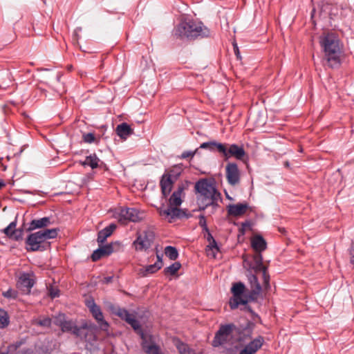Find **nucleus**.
I'll list each match as a JSON object with an SVG mask.
<instances>
[{
  "mask_svg": "<svg viewBox=\"0 0 354 354\" xmlns=\"http://www.w3.org/2000/svg\"><path fill=\"white\" fill-rule=\"evenodd\" d=\"M195 189L198 194L197 204L199 210L203 211L211 207L213 212L218 207V201H221V194L216 189L214 184L207 179H201L196 183Z\"/></svg>",
  "mask_w": 354,
  "mask_h": 354,
  "instance_id": "f257e3e1",
  "label": "nucleus"
},
{
  "mask_svg": "<svg viewBox=\"0 0 354 354\" xmlns=\"http://www.w3.org/2000/svg\"><path fill=\"white\" fill-rule=\"evenodd\" d=\"M49 295L52 299L56 298L59 295V290L57 288H50L49 289Z\"/></svg>",
  "mask_w": 354,
  "mask_h": 354,
  "instance_id": "49530a36",
  "label": "nucleus"
},
{
  "mask_svg": "<svg viewBox=\"0 0 354 354\" xmlns=\"http://www.w3.org/2000/svg\"><path fill=\"white\" fill-rule=\"evenodd\" d=\"M153 238V233L150 230H146L142 233L138 234L137 238L133 241V245L136 250H146L151 247Z\"/></svg>",
  "mask_w": 354,
  "mask_h": 354,
  "instance_id": "9d476101",
  "label": "nucleus"
},
{
  "mask_svg": "<svg viewBox=\"0 0 354 354\" xmlns=\"http://www.w3.org/2000/svg\"><path fill=\"white\" fill-rule=\"evenodd\" d=\"M82 335L80 337L81 339H84L87 343L90 344H93V342L96 340V337L95 334L92 330H86V326H82Z\"/></svg>",
  "mask_w": 354,
  "mask_h": 354,
  "instance_id": "c85d7f7f",
  "label": "nucleus"
},
{
  "mask_svg": "<svg viewBox=\"0 0 354 354\" xmlns=\"http://www.w3.org/2000/svg\"><path fill=\"white\" fill-rule=\"evenodd\" d=\"M16 226L17 221H12L6 228L3 229V232L8 238H10L12 235V232L16 229Z\"/></svg>",
  "mask_w": 354,
  "mask_h": 354,
  "instance_id": "e433bc0d",
  "label": "nucleus"
},
{
  "mask_svg": "<svg viewBox=\"0 0 354 354\" xmlns=\"http://www.w3.org/2000/svg\"><path fill=\"white\" fill-rule=\"evenodd\" d=\"M245 290V286L242 282H237L233 284L231 288L233 296L229 301V305L232 310L237 308L240 305L244 306L245 308L250 309L247 304L251 300L248 297V295L244 294Z\"/></svg>",
  "mask_w": 354,
  "mask_h": 354,
  "instance_id": "423d86ee",
  "label": "nucleus"
},
{
  "mask_svg": "<svg viewBox=\"0 0 354 354\" xmlns=\"http://www.w3.org/2000/svg\"><path fill=\"white\" fill-rule=\"evenodd\" d=\"M199 149H207L211 152L217 151L221 155L225 153V145L216 141L203 142L201 144Z\"/></svg>",
  "mask_w": 354,
  "mask_h": 354,
  "instance_id": "f3484780",
  "label": "nucleus"
},
{
  "mask_svg": "<svg viewBox=\"0 0 354 354\" xmlns=\"http://www.w3.org/2000/svg\"><path fill=\"white\" fill-rule=\"evenodd\" d=\"M264 338L262 336H258L246 344L240 351V354H254L262 346Z\"/></svg>",
  "mask_w": 354,
  "mask_h": 354,
  "instance_id": "dca6fc26",
  "label": "nucleus"
},
{
  "mask_svg": "<svg viewBox=\"0 0 354 354\" xmlns=\"http://www.w3.org/2000/svg\"><path fill=\"white\" fill-rule=\"evenodd\" d=\"M185 187L183 185H180L178 187L177 189L173 192L169 199V205L178 207L182 204L181 196L183 192Z\"/></svg>",
  "mask_w": 354,
  "mask_h": 354,
  "instance_id": "aec40b11",
  "label": "nucleus"
},
{
  "mask_svg": "<svg viewBox=\"0 0 354 354\" xmlns=\"http://www.w3.org/2000/svg\"><path fill=\"white\" fill-rule=\"evenodd\" d=\"M161 268L162 266L156 263L149 265L145 268V271L142 272L143 276H147L148 274H153L159 270Z\"/></svg>",
  "mask_w": 354,
  "mask_h": 354,
  "instance_id": "c9c22d12",
  "label": "nucleus"
},
{
  "mask_svg": "<svg viewBox=\"0 0 354 354\" xmlns=\"http://www.w3.org/2000/svg\"><path fill=\"white\" fill-rule=\"evenodd\" d=\"M50 224V218L49 217H43L39 219L32 220L29 225L28 231H32L36 229L47 227Z\"/></svg>",
  "mask_w": 354,
  "mask_h": 354,
  "instance_id": "4be33fe9",
  "label": "nucleus"
},
{
  "mask_svg": "<svg viewBox=\"0 0 354 354\" xmlns=\"http://www.w3.org/2000/svg\"><path fill=\"white\" fill-rule=\"evenodd\" d=\"M198 149H196L194 151H183L180 155V158L186 159L187 158H193L194 155L197 153Z\"/></svg>",
  "mask_w": 354,
  "mask_h": 354,
  "instance_id": "c03bdc74",
  "label": "nucleus"
},
{
  "mask_svg": "<svg viewBox=\"0 0 354 354\" xmlns=\"http://www.w3.org/2000/svg\"><path fill=\"white\" fill-rule=\"evenodd\" d=\"M38 324L41 326H50L51 324V319L48 317H46L39 320Z\"/></svg>",
  "mask_w": 354,
  "mask_h": 354,
  "instance_id": "de8ad7c7",
  "label": "nucleus"
},
{
  "mask_svg": "<svg viewBox=\"0 0 354 354\" xmlns=\"http://www.w3.org/2000/svg\"><path fill=\"white\" fill-rule=\"evenodd\" d=\"M224 144L225 145V153H222V156L225 160H227L231 157H234L238 160H243L245 156V152L242 147L236 144Z\"/></svg>",
  "mask_w": 354,
  "mask_h": 354,
  "instance_id": "ddd939ff",
  "label": "nucleus"
},
{
  "mask_svg": "<svg viewBox=\"0 0 354 354\" xmlns=\"http://www.w3.org/2000/svg\"><path fill=\"white\" fill-rule=\"evenodd\" d=\"M176 347L180 354H196L193 350L189 348L187 344L180 341H177Z\"/></svg>",
  "mask_w": 354,
  "mask_h": 354,
  "instance_id": "473e14b6",
  "label": "nucleus"
},
{
  "mask_svg": "<svg viewBox=\"0 0 354 354\" xmlns=\"http://www.w3.org/2000/svg\"><path fill=\"white\" fill-rule=\"evenodd\" d=\"M162 254H159L158 252H156L157 261L156 263L159 264L162 267Z\"/></svg>",
  "mask_w": 354,
  "mask_h": 354,
  "instance_id": "8fccbe9b",
  "label": "nucleus"
},
{
  "mask_svg": "<svg viewBox=\"0 0 354 354\" xmlns=\"http://www.w3.org/2000/svg\"><path fill=\"white\" fill-rule=\"evenodd\" d=\"M3 296L8 299H15L17 297V292L10 288L7 291L3 292Z\"/></svg>",
  "mask_w": 354,
  "mask_h": 354,
  "instance_id": "79ce46f5",
  "label": "nucleus"
},
{
  "mask_svg": "<svg viewBox=\"0 0 354 354\" xmlns=\"http://www.w3.org/2000/svg\"><path fill=\"white\" fill-rule=\"evenodd\" d=\"M254 324L252 322H248L244 328L245 334L247 336H250L253 330Z\"/></svg>",
  "mask_w": 354,
  "mask_h": 354,
  "instance_id": "a18cd8bd",
  "label": "nucleus"
},
{
  "mask_svg": "<svg viewBox=\"0 0 354 354\" xmlns=\"http://www.w3.org/2000/svg\"><path fill=\"white\" fill-rule=\"evenodd\" d=\"M100 247L101 248V249L103 250V251H104V254H105L106 256H109L113 252V243L107 244L105 245H102Z\"/></svg>",
  "mask_w": 354,
  "mask_h": 354,
  "instance_id": "a19ab883",
  "label": "nucleus"
},
{
  "mask_svg": "<svg viewBox=\"0 0 354 354\" xmlns=\"http://www.w3.org/2000/svg\"><path fill=\"white\" fill-rule=\"evenodd\" d=\"M115 228L116 225L111 223L109 226L100 230L97 234V242L100 244L103 243L106 239L112 234Z\"/></svg>",
  "mask_w": 354,
  "mask_h": 354,
  "instance_id": "412c9836",
  "label": "nucleus"
},
{
  "mask_svg": "<svg viewBox=\"0 0 354 354\" xmlns=\"http://www.w3.org/2000/svg\"><path fill=\"white\" fill-rule=\"evenodd\" d=\"M183 171V167L181 165H174L169 171V172L166 176H170L171 178L173 180H176L179 176L180 175Z\"/></svg>",
  "mask_w": 354,
  "mask_h": 354,
  "instance_id": "72a5a7b5",
  "label": "nucleus"
},
{
  "mask_svg": "<svg viewBox=\"0 0 354 354\" xmlns=\"http://www.w3.org/2000/svg\"><path fill=\"white\" fill-rule=\"evenodd\" d=\"M250 268L256 272H261L267 268L263 264V257L260 253L254 255L252 262L250 264Z\"/></svg>",
  "mask_w": 354,
  "mask_h": 354,
  "instance_id": "a878e982",
  "label": "nucleus"
},
{
  "mask_svg": "<svg viewBox=\"0 0 354 354\" xmlns=\"http://www.w3.org/2000/svg\"><path fill=\"white\" fill-rule=\"evenodd\" d=\"M17 346L16 345H10L8 347V352H12L14 350L17 349Z\"/></svg>",
  "mask_w": 354,
  "mask_h": 354,
  "instance_id": "864d4df0",
  "label": "nucleus"
},
{
  "mask_svg": "<svg viewBox=\"0 0 354 354\" xmlns=\"http://www.w3.org/2000/svg\"><path fill=\"white\" fill-rule=\"evenodd\" d=\"M23 234L24 230L22 229H15V230L12 232V235L10 239L17 241L21 240L23 238Z\"/></svg>",
  "mask_w": 354,
  "mask_h": 354,
  "instance_id": "58836bf2",
  "label": "nucleus"
},
{
  "mask_svg": "<svg viewBox=\"0 0 354 354\" xmlns=\"http://www.w3.org/2000/svg\"><path fill=\"white\" fill-rule=\"evenodd\" d=\"M95 137L93 133H84L83 135V140L86 143H92L95 141Z\"/></svg>",
  "mask_w": 354,
  "mask_h": 354,
  "instance_id": "37998d69",
  "label": "nucleus"
},
{
  "mask_svg": "<svg viewBox=\"0 0 354 354\" xmlns=\"http://www.w3.org/2000/svg\"><path fill=\"white\" fill-rule=\"evenodd\" d=\"M59 326L63 332H70L76 337H82V328L78 327L72 320H59Z\"/></svg>",
  "mask_w": 354,
  "mask_h": 354,
  "instance_id": "4468645a",
  "label": "nucleus"
},
{
  "mask_svg": "<svg viewBox=\"0 0 354 354\" xmlns=\"http://www.w3.org/2000/svg\"><path fill=\"white\" fill-rule=\"evenodd\" d=\"M86 305L91 313L93 317L95 319L97 324L102 330H107L109 327L108 322L104 319L102 312L99 306H97L95 301L91 299L87 300Z\"/></svg>",
  "mask_w": 354,
  "mask_h": 354,
  "instance_id": "9b49d317",
  "label": "nucleus"
},
{
  "mask_svg": "<svg viewBox=\"0 0 354 354\" xmlns=\"http://www.w3.org/2000/svg\"><path fill=\"white\" fill-rule=\"evenodd\" d=\"M158 351L157 354H162L160 346L158 345Z\"/></svg>",
  "mask_w": 354,
  "mask_h": 354,
  "instance_id": "6e6d98bb",
  "label": "nucleus"
},
{
  "mask_svg": "<svg viewBox=\"0 0 354 354\" xmlns=\"http://www.w3.org/2000/svg\"><path fill=\"white\" fill-rule=\"evenodd\" d=\"M173 179L170 176L163 175L160 182L162 194L165 197H167L171 192L172 185L174 183Z\"/></svg>",
  "mask_w": 354,
  "mask_h": 354,
  "instance_id": "6ab92c4d",
  "label": "nucleus"
},
{
  "mask_svg": "<svg viewBox=\"0 0 354 354\" xmlns=\"http://www.w3.org/2000/svg\"><path fill=\"white\" fill-rule=\"evenodd\" d=\"M57 232V229L53 228L30 234L26 240V245L30 247L27 250L32 252L45 250L47 245H44V242L48 239L56 238Z\"/></svg>",
  "mask_w": 354,
  "mask_h": 354,
  "instance_id": "20e7f679",
  "label": "nucleus"
},
{
  "mask_svg": "<svg viewBox=\"0 0 354 354\" xmlns=\"http://www.w3.org/2000/svg\"><path fill=\"white\" fill-rule=\"evenodd\" d=\"M113 277H106L104 279V281L106 283H109L112 281Z\"/></svg>",
  "mask_w": 354,
  "mask_h": 354,
  "instance_id": "603ef678",
  "label": "nucleus"
},
{
  "mask_svg": "<svg viewBox=\"0 0 354 354\" xmlns=\"http://www.w3.org/2000/svg\"><path fill=\"white\" fill-rule=\"evenodd\" d=\"M248 208L247 203L230 204L227 207V214L232 216H239L244 214Z\"/></svg>",
  "mask_w": 354,
  "mask_h": 354,
  "instance_id": "a211bd4d",
  "label": "nucleus"
},
{
  "mask_svg": "<svg viewBox=\"0 0 354 354\" xmlns=\"http://www.w3.org/2000/svg\"><path fill=\"white\" fill-rule=\"evenodd\" d=\"M159 214L167 219L169 223H172L177 218H189L191 216L190 214H187L186 211L178 207L170 205H168L166 208L160 207L159 209Z\"/></svg>",
  "mask_w": 354,
  "mask_h": 354,
  "instance_id": "1a4fd4ad",
  "label": "nucleus"
},
{
  "mask_svg": "<svg viewBox=\"0 0 354 354\" xmlns=\"http://www.w3.org/2000/svg\"><path fill=\"white\" fill-rule=\"evenodd\" d=\"M3 186H5V183L3 182V180H0V189H1Z\"/></svg>",
  "mask_w": 354,
  "mask_h": 354,
  "instance_id": "5fc2aeb1",
  "label": "nucleus"
},
{
  "mask_svg": "<svg viewBox=\"0 0 354 354\" xmlns=\"http://www.w3.org/2000/svg\"><path fill=\"white\" fill-rule=\"evenodd\" d=\"M100 160L95 154H91L86 157L84 161H80V164L83 166H89L92 169L98 167Z\"/></svg>",
  "mask_w": 354,
  "mask_h": 354,
  "instance_id": "bb28decb",
  "label": "nucleus"
},
{
  "mask_svg": "<svg viewBox=\"0 0 354 354\" xmlns=\"http://www.w3.org/2000/svg\"><path fill=\"white\" fill-rule=\"evenodd\" d=\"M235 329L236 326L233 324L221 325L215 334L212 345L214 347H218L228 343L231 339L232 332Z\"/></svg>",
  "mask_w": 354,
  "mask_h": 354,
  "instance_id": "0eeeda50",
  "label": "nucleus"
},
{
  "mask_svg": "<svg viewBox=\"0 0 354 354\" xmlns=\"http://www.w3.org/2000/svg\"><path fill=\"white\" fill-rule=\"evenodd\" d=\"M209 29L201 21L195 20L182 21L174 30V35L180 39H194L198 37H207Z\"/></svg>",
  "mask_w": 354,
  "mask_h": 354,
  "instance_id": "f03ea898",
  "label": "nucleus"
},
{
  "mask_svg": "<svg viewBox=\"0 0 354 354\" xmlns=\"http://www.w3.org/2000/svg\"><path fill=\"white\" fill-rule=\"evenodd\" d=\"M285 165L288 167L289 166V163L287 162H286Z\"/></svg>",
  "mask_w": 354,
  "mask_h": 354,
  "instance_id": "4d7b16f0",
  "label": "nucleus"
},
{
  "mask_svg": "<svg viewBox=\"0 0 354 354\" xmlns=\"http://www.w3.org/2000/svg\"><path fill=\"white\" fill-rule=\"evenodd\" d=\"M320 45L324 53V59L330 68L340 65L342 48L339 39L333 34L320 37Z\"/></svg>",
  "mask_w": 354,
  "mask_h": 354,
  "instance_id": "7ed1b4c3",
  "label": "nucleus"
},
{
  "mask_svg": "<svg viewBox=\"0 0 354 354\" xmlns=\"http://www.w3.org/2000/svg\"><path fill=\"white\" fill-rule=\"evenodd\" d=\"M248 280L251 288V291L248 294V297L250 300L254 301L260 295L262 288L255 274H250L248 275Z\"/></svg>",
  "mask_w": 354,
  "mask_h": 354,
  "instance_id": "2eb2a0df",
  "label": "nucleus"
},
{
  "mask_svg": "<svg viewBox=\"0 0 354 354\" xmlns=\"http://www.w3.org/2000/svg\"><path fill=\"white\" fill-rule=\"evenodd\" d=\"M252 248L260 253L266 249V242L261 236H255L251 241Z\"/></svg>",
  "mask_w": 354,
  "mask_h": 354,
  "instance_id": "393cba45",
  "label": "nucleus"
},
{
  "mask_svg": "<svg viewBox=\"0 0 354 354\" xmlns=\"http://www.w3.org/2000/svg\"><path fill=\"white\" fill-rule=\"evenodd\" d=\"M127 323L140 335L142 339L141 346L143 351L147 354H157L158 348L155 337L151 335L146 334L143 332L139 322L135 318L134 315L131 317Z\"/></svg>",
  "mask_w": 354,
  "mask_h": 354,
  "instance_id": "39448f33",
  "label": "nucleus"
},
{
  "mask_svg": "<svg viewBox=\"0 0 354 354\" xmlns=\"http://www.w3.org/2000/svg\"><path fill=\"white\" fill-rule=\"evenodd\" d=\"M114 217L121 223L127 222H138L142 219L141 214L135 208H122L114 214Z\"/></svg>",
  "mask_w": 354,
  "mask_h": 354,
  "instance_id": "6e6552de",
  "label": "nucleus"
},
{
  "mask_svg": "<svg viewBox=\"0 0 354 354\" xmlns=\"http://www.w3.org/2000/svg\"><path fill=\"white\" fill-rule=\"evenodd\" d=\"M116 133L122 139H126L129 136L133 133V129L126 122L118 124L116 127Z\"/></svg>",
  "mask_w": 354,
  "mask_h": 354,
  "instance_id": "b1692460",
  "label": "nucleus"
},
{
  "mask_svg": "<svg viewBox=\"0 0 354 354\" xmlns=\"http://www.w3.org/2000/svg\"><path fill=\"white\" fill-rule=\"evenodd\" d=\"M8 324L9 316L8 313L3 309H0V328H3Z\"/></svg>",
  "mask_w": 354,
  "mask_h": 354,
  "instance_id": "f704fd0d",
  "label": "nucleus"
},
{
  "mask_svg": "<svg viewBox=\"0 0 354 354\" xmlns=\"http://www.w3.org/2000/svg\"><path fill=\"white\" fill-rule=\"evenodd\" d=\"M198 224L203 228V230L208 232V234H209L208 240L209 241L210 239L212 240V243H210L211 248H215V249H216V250H218V246L216 245L215 240L213 239L212 235L209 234V229L207 227V223H206V219H205V217L204 215H200Z\"/></svg>",
  "mask_w": 354,
  "mask_h": 354,
  "instance_id": "cd10ccee",
  "label": "nucleus"
},
{
  "mask_svg": "<svg viewBox=\"0 0 354 354\" xmlns=\"http://www.w3.org/2000/svg\"><path fill=\"white\" fill-rule=\"evenodd\" d=\"M351 262L352 264L354 265V245L353 246V248L351 251Z\"/></svg>",
  "mask_w": 354,
  "mask_h": 354,
  "instance_id": "3c124183",
  "label": "nucleus"
},
{
  "mask_svg": "<svg viewBox=\"0 0 354 354\" xmlns=\"http://www.w3.org/2000/svg\"><path fill=\"white\" fill-rule=\"evenodd\" d=\"M0 354H8V353H1ZM16 354H32V351L30 349H23V350L18 351Z\"/></svg>",
  "mask_w": 354,
  "mask_h": 354,
  "instance_id": "09e8293b",
  "label": "nucleus"
},
{
  "mask_svg": "<svg viewBox=\"0 0 354 354\" xmlns=\"http://www.w3.org/2000/svg\"><path fill=\"white\" fill-rule=\"evenodd\" d=\"M104 252L102 249H101V248L100 247L99 248H97V250H95L92 255H91V259L93 261H96L97 260H99L100 258L103 257H105V254H104Z\"/></svg>",
  "mask_w": 354,
  "mask_h": 354,
  "instance_id": "4c0bfd02",
  "label": "nucleus"
},
{
  "mask_svg": "<svg viewBox=\"0 0 354 354\" xmlns=\"http://www.w3.org/2000/svg\"><path fill=\"white\" fill-rule=\"evenodd\" d=\"M19 282L21 286L28 289L34 286V281L28 273H23L19 277Z\"/></svg>",
  "mask_w": 354,
  "mask_h": 354,
  "instance_id": "c756f323",
  "label": "nucleus"
},
{
  "mask_svg": "<svg viewBox=\"0 0 354 354\" xmlns=\"http://www.w3.org/2000/svg\"><path fill=\"white\" fill-rule=\"evenodd\" d=\"M181 264L179 262H175L169 266L164 269V273L165 275H174L180 269Z\"/></svg>",
  "mask_w": 354,
  "mask_h": 354,
  "instance_id": "7c9ffc66",
  "label": "nucleus"
},
{
  "mask_svg": "<svg viewBox=\"0 0 354 354\" xmlns=\"http://www.w3.org/2000/svg\"><path fill=\"white\" fill-rule=\"evenodd\" d=\"M262 272V277L263 280V286L266 288H269L270 284V275L267 272V268L261 271Z\"/></svg>",
  "mask_w": 354,
  "mask_h": 354,
  "instance_id": "ea45409f",
  "label": "nucleus"
},
{
  "mask_svg": "<svg viewBox=\"0 0 354 354\" xmlns=\"http://www.w3.org/2000/svg\"><path fill=\"white\" fill-rule=\"evenodd\" d=\"M111 311L115 314V315L120 317L122 319L125 320L127 322L131 319V317L133 315L131 314L125 308H120L119 306H116L114 305H111L110 306Z\"/></svg>",
  "mask_w": 354,
  "mask_h": 354,
  "instance_id": "5701e85b",
  "label": "nucleus"
},
{
  "mask_svg": "<svg viewBox=\"0 0 354 354\" xmlns=\"http://www.w3.org/2000/svg\"><path fill=\"white\" fill-rule=\"evenodd\" d=\"M165 254L170 260L172 261L176 260L178 257V250L173 246H167L165 248Z\"/></svg>",
  "mask_w": 354,
  "mask_h": 354,
  "instance_id": "2f4dec72",
  "label": "nucleus"
},
{
  "mask_svg": "<svg viewBox=\"0 0 354 354\" xmlns=\"http://www.w3.org/2000/svg\"><path fill=\"white\" fill-rule=\"evenodd\" d=\"M240 171L234 162H229L225 167V176L228 183L234 186L240 182Z\"/></svg>",
  "mask_w": 354,
  "mask_h": 354,
  "instance_id": "f8f14e48",
  "label": "nucleus"
}]
</instances>
